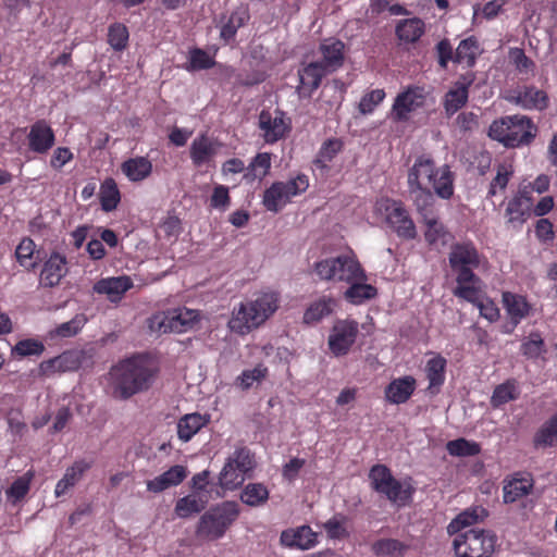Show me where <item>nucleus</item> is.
<instances>
[{"mask_svg":"<svg viewBox=\"0 0 557 557\" xmlns=\"http://www.w3.org/2000/svg\"><path fill=\"white\" fill-rule=\"evenodd\" d=\"M57 358L59 361V367H61V371H76L82 366L84 354L79 350H66L57 356Z\"/></svg>","mask_w":557,"mask_h":557,"instance_id":"e2e57ef3","label":"nucleus"},{"mask_svg":"<svg viewBox=\"0 0 557 557\" xmlns=\"http://www.w3.org/2000/svg\"><path fill=\"white\" fill-rule=\"evenodd\" d=\"M346 518L344 516L333 517L329 519L324 524L323 529L327 536L333 540L344 539L348 535L345 528Z\"/></svg>","mask_w":557,"mask_h":557,"instance_id":"338daca9","label":"nucleus"},{"mask_svg":"<svg viewBox=\"0 0 557 557\" xmlns=\"http://www.w3.org/2000/svg\"><path fill=\"white\" fill-rule=\"evenodd\" d=\"M220 144L207 133L199 134L190 144L189 157L196 168L210 164L218 154Z\"/></svg>","mask_w":557,"mask_h":557,"instance_id":"a211bd4d","label":"nucleus"},{"mask_svg":"<svg viewBox=\"0 0 557 557\" xmlns=\"http://www.w3.org/2000/svg\"><path fill=\"white\" fill-rule=\"evenodd\" d=\"M100 205L106 212L116 209L121 200V194L113 178H107L100 186Z\"/></svg>","mask_w":557,"mask_h":557,"instance_id":"37998d69","label":"nucleus"},{"mask_svg":"<svg viewBox=\"0 0 557 557\" xmlns=\"http://www.w3.org/2000/svg\"><path fill=\"white\" fill-rule=\"evenodd\" d=\"M478 53L479 42L476 38L473 36L468 37L459 42L455 51L454 62L472 67L475 64Z\"/></svg>","mask_w":557,"mask_h":557,"instance_id":"a19ab883","label":"nucleus"},{"mask_svg":"<svg viewBox=\"0 0 557 557\" xmlns=\"http://www.w3.org/2000/svg\"><path fill=\"white\" fill-rule=\"evenodd\" d=\"M408 186H432L442 199L454 195V174L448 165L435 168L433 159L420 156L408 172Z\"/></svg>","mask_w":557,"mask_h":557,"instance_id":"20e7f679","label":"nucleus"},{"mask_svg":"<svg viewBox=\"0 0 557 557\" xmlns=\"http://www.w3.org/2000/svg\"><path fill=\"white\" fill-rule=\"evenodd\" d=\"M503 302L507 314L515 326L525 319L532 310V306L528 302L524 296L510 292L503 293Z\"/></svg>","mask_w":557,"mask_h":557,"instance_id":"bb28decb","label":"nucleus"},{"mask_svg":"<svg viewBox=\"0 0 557 557\" xmlns=\"http://www.w3.org/2000/svg\"><path fill=\"white\" fill-rule=\"evenodd\" d=\"M282 545L290 548L309 549L317 544V533L309 525L288 529L281 533Z\"/></svg>","mask_w":557,"mask_h":557,"instance_id":"393cba45","label":"nucleus"},{"mask_svg":"<svg viewBox=\"0 0 557 557\" xmlns=\"http://www.w3.org/2000/svg\"><path fill=\"white\" fill-rule=\"evenodd\" d=\"M133 285L132 278L127 275L111 276L97 281L92 290L95 294L106 295L109 301L119 304Z\"/></svg>","mask_w":557,"mask_h":557,"instance_id":"6ab92c4d","label":"nucleus"},{"mask_svg":"<svg viewBox=\"0 0 557 557\" xmlns=\"http://www.w3.org/2000/svg\"><path fill=\"white\" fill-rule=\"evenodd\" d=\"M270 491L263 483H248L240 492L239 499L249 507H261L267 504Z\"/></svg>","mask_w":557,"mask_h":557,"instance_id":"c9c22d12","label":"nucleus"},{"mask_svg":"<svg viewBox=\"0 0 557 557\" xmlns=\"http://www.w3.org/2000/svg\"><path fill=\"white\" fill-rule=\"evenodd\" d=\"M409 546L396 539H380L371 545L372 553L377 557H403Z\"/></svg>","mask_w":557,"mask_h":557,"instance_id":"58836bf2","label":"nucleus"},{"mask_svg":"<svg viewBox=\"0 0 557 557\" xmlns=\"http://www.w3.org/2000/svg\"><path fill=\"white\" fill-rule=\"evenodd\" d=\"M196 310L178 308L168 312L153 314L150 319V329L159 333H184L198 322Z\"/></svg>","mask_w":557,"mask_h":557,"instance_id":"9b49d317","label":"nucleus"},{"mask_svg":"<svg viewBox=\"0 0 557 557\" xmlns=\"http://www.w3.org/2000/svg\"><path fill=\"white\" fill-rule=\"evenodd\" d=\"M67 271L66 257L59 252H52L42 265L40 284L44 287H54L60 284Z\"/></svg>","mask_w":557,"mask_h":557,"instance_id":"4be33fe9","label":"nucleus"},{"mask_svg":"<svg viewBox=\"0 0 557 557\" xmlns=\"http://www.w3.org/2000/svg\"><path fill=\"white\" fill-rule=\"evenodd\" d=\"M367 280H357L347 283L349 287L344 293V298L351 305H361L376 297L377 289L366 283Z\"/></svg>","mask_w":557,"mask_h":557,"instance_id":"f704fd0d","label":"nucleus"},{"mask_svg":"<svg viewBox=\"0 0 557 557\" xmlns=\"http://www.w3.org/2000/svg\"><path fill=\"white\" fill-rule=\"evenodd\" d=\"M468 98L469 91H467L463 87H458L454 84V87L449 89L445 95V112L448 115L455 114L467 103Z\"/></svg>","mask_w":557,"mask_h":557,"instance_id":"3c124183","label":"nucleus"},{"mask_svg":"<svg viewBox=\"0 0 557 557\" xmlns=\"http://www.w3.org/2000/svg\"><path fill=\"white\" fill-rule=\"evenodd\" d=\"M258 127L264 143L272 145L288 135L292 129V120L280 109H276L274 113L262 110L259 114Z\"/></svg>","mask_w":557,"mask_h":557,"instance_id":"ddd939ff","label":"nucleus"},{"mask_svg":"<svg viewBox=\"0 0 557 557\" xmlns=\"http://www.w3.org/2000/svg\"><path fill=\"white\" fill-rule=\"evenodd\" d=\"M335 305L336 302L332 297H321L307 308L304 313V322L307 324L320 322L333 312Z\"/></svg>","mask_w":557,"mask_h":557,"instance_id":"4c0bfd02","label":"nucleus"},{"mask_svg":"<svg viewBox=\"0 0 557 557\" xmlns=\"http://www.w3.org/2000/svg\"><path fill=\"white\" fill-rule=\"evenodd\" d=\"M111 376L115 392L121 398L126 399L136 393L148 389L154 371L145 358L134 356L114 366L111 369Z\"/></svg>","mask_w":557,"mask_h":557,"instance_id":"7ed1b4c3","label":"nucleus"},{"mask_svg":"<svg viewBox=\"0 0 557 557\" xmlns=\"http://www.w3.org/2000/svg\"><path fill=\"white\" fill-rule=\"evenodd\" d=\"M288 201L278 182H274L264 190L262 203L268 211L277 213Z\"/></svg>","mask_w":557,"mask_h":557,"instance_id":"c03bdc74","label":"nucleus"},{"mask_svg":"<svg viewBox=\"0 0 557 557\" xmlns=\"http://www.w3.org/2000/svg\"><path fill=\"white\" fill-rule=\"evenodd\" d=\"M242 473L247 474L256 467L255 457L247 447H239L227 458Z\"/></svg>","mask_w":557,"mask_h":557,"instance_id":"864d4df0","label":"nucleus"},{"mask_svg":"<svg viewBox=\"0 0 557 557\" xmlns=\"http://www.w3.org/2000/svg\"><path fill=\"white\" fill-rule=\"evenodd\" d=\"M123 174L132 182H141L152 172V163L146 157L131 158L121 165Z\"/></svg>","mask_w":557,"mask_h":557,"instance_id":"72a5a7b5","label":"nucleus"},{"mask_svg":"<svg viewBox=\"0 0 557 557\" xmlns=\"http://www.w3.org/2000/svg\"><path fill=\"white\" fill-rule=\"evenodd\" d=\"M359 333V323L352 319L335 321L330 332L327 345L335 357L346 356L354 346Z\"/></svg>","mask_w":557,"mask_h":557,"instance_id":"f8f14e48","label":"nucleus"},{"mask_svg":"<svg viewBox=\"0 0 557 557\" xmlns=\"http://www.w3.org/2000/svg\"><path fill=\"white\" fill-rule=\"evenodd\" d=\"M371 487L384 495L397 507H405L412 502L416 488L410 482H400L394 478L385 465H374L369 472Z\"/></svg>","mask_w":557,"mask_h":557,"instance_id":"6e6552de","label":"nucleus"},{"mask_svg":"<svg viewBox=\"0 0 557 557\" xmlns=\"http://www.w3.org/2000/svg\"><path fill=\"white\" fill-rule=\"evenodd\" d=\"M375 212L382 215L387 226L401 239L417 237V227L404 202L383 197L375 202Z\"/></svg>","mask_w":557,"mask_h":557,"instance_id":"9d476101","label":"nucleus"},{"mask_svg":"<svg viewBox=\"0 0 557 557\" xmlns=\"http://www.w3.org/2000/svg\"><path fill=\"white\" fill-rule=\"evenodd\" d=\"M424 22L419 17L403 20L396 26L398 39L405 42L418 41L424 34Z\"/></svg>","mask_w":557,"mask_h":557,"instance_id":"e433bc0d","label":"nucleus"},{"mask_svg":"<svg viewBox=\"0 0 557 557\" xmlns=\"http://www.w3.org/2000/svg\"><path fill=\"white\" fill-rule=\"evenodd\" d=\"M438 65L446 70L450 61L454 62L455 52L447 38L442 39L435 46Z\"/></svg>","mask_w":557,"mask_h":557,"instance_id":"774afa93","label":"nucleus"},{"mask_svg":"<svg viewBox=\"0 0 557 557\" xmlns=\"http://www.w3.org/2000/svg\"><path fill=\"white\" fill-rule=\"evenodd\" d=\"M280 307V293L267 289L253 300L240 302L234 308L228 326L232 332L245 335L261 326Z\"/></svg>","mask_w":557,"mask_h":557,"instance_id":"f03ea898","label":"nucleus"},{"mask_svg":"<svg viewBox=\"0 0 557 557\" xmlns=\"http://www.w3.org/2000/svg\"><path fill=\"white\" fill-rule=\"evenodd\" d=\"M343 149V143L338 138H330L325 140L318 154L314 159L313 163L315 166L320 169H327L329 163L333 161V159L337 156V153Z\"/></svg>","mask_w":557,"mask_h":557,"instance_id":"49530a36","label":"nucleus"},{"mask_svg":"<svg viewBox=\"0 0 557 557\" xmlns=\"http://www.w3.org/2000/svg\"><path fill=\"white\" fill-rule=\"evenodd\" d=\"M532 197L528 187L518 190L507 203L505 218L512 227H521L530 216Z\"/></svg>","mask_w":557,"mask_h":557,"instance_id":"dca6fc26","label":"nucleus"},{"mask_svg":"<svg viewBox=\"0 0 557 557\" xmlns=\"http://www.w3.org/2000/svg\"><path fill=\"white\" fill-rule=\"evenodd\" d=\"M208 504V499L197 492H193L177 499L174 512L178 518H189L201 512Z\"/></svg>","mask_w":557,"mask_h":557,"instance_id":"473e14b6","label":"nucleus"},{"mask_svg":"<svg viewBox=\"0 0 557 557\" xmlns=\"http://www.w3.org/2000/svg\"><path fill=\"white\" fill-rule=\"evenodd\" d=\"M488 511L482 506H472L460 512L447 525L450 535L461 532L465 528L482 522L487 518Z\"/></svg>","mask_w":557,"mask_h":557,"instance_id":"cd10ccee","label":"nucleus"},{"mask_svg":"<svg viewBox=\"0 0 557 557\" xmlns=\"http://www.w3.org/2000/svg\"><path fill=\"white\" fill-rule=\"evenodd\" d=\"M34 251V240L29 237H24L15 249L16 260L22 267L26 269H33L35 267V262H33Z\"/></svg>","mask_w":557,"mask_h":557,"instance_id":"13d9d810","label":"nucleus"},{"mask_svg":"<svg viewBox=\"0 0 557 557\" xmlns=\"http://www.w3.org/2000/svg\"><path fill=\"white\" fill-rule=\"evenodd\" d=\"M535 448L554 447L557 445V434L544 423L533 437Z\"/></svg>","mask_w":557,"mask_h":557,"instance_id":"69168bd1","label":"nucleus"},{"mask_svg":"<svg viewBox=\"0 0 557 557\" xmlns=\"http://www.w3.org/2000/svg\"><path fill=\"white\" fill-rule=\"evenodd\" d=\"M510 101L524 110L544 111L549 107V97L534 85H523L512 91Z\"/></svg>","mask_w":557,"mask_h":557,"instance_id":"2eb2a0df","label":"nucleus"},{"mask_svg":"<svg viewBox=\"0 0 557 557\" xmlns=\"http://www.w3.org/2000/svg\"><path fill=\"white\" fill-rule=\"evenodd\" d=\"M409 194L417 211L428 218V213L434 205V193L426 186H408Z\"/></svg>","mask_w":557,"mask_h":557,"instance_id":"79ce46f5","label":"nucleus"},{"mask_svg":"<svg viewBox=\"0 0 557 557\" xmlns=\"http://www.w3.org/2000/svg\"><path fill=\"white\" fill-rule=\"evenodd\" d=\"M314 272L322 281L347 284L351 281L368 280L364 269L352 251L315 262Z\"/></svg>","mask_w":557,"mask_h":557,"instance_id":"0eeeda50","label":"nucleus"},{"mask_svg":"<svg viewBox=\"0 0 557 557\" xmlns=\"http://www.w3.org/2000/svg\"><path fill=\"white\" fill-rule=\"evenodd\" d=\"M545 352V343L539 332H532L521 344V354L530 359H536Z\"/></svg>","mask_w":557,"mask_h":557,"instance_id":"5fc2aeb1","label":"nucleus"},{"mask_svg":"<svg viewBox=\"0 0 557 557\" xmlns=\"http://www.w3.org/2000/svg\"><path fill=\"white\" fill-rule=\"evenodd\" d=\"M448 262L455 273L454 295L468 302L478 301L482 281L474 271L486 265V258L478 250L473 242L465 240L451 245Z\"/></svg>","mask_w":557,"mask_h":557,"instance_id":"f257e3e1","label":"nucleus"},{"mask_svg":"<svg viewBox=\"0 0 557 557\" xmlns=\"http://www.w3.org/2000/svg\"><path fill=\"white\" fill-rule=\"evenodd\" d=\"M446 449L450 456L456 457H472L481 453V446L479 443L463 437L449 441L446 444Z\"/></svg>","mask_w":557,"mask_h":557,"instance_id":"09e8293b","label":"nucleus"},{"mask_svg":"<svg viewBox=\"0 0 557 557\" xmlns=\"http://www.w3.org/2000/svg\"><path fill=\"white\" fill-rule=\"evenodd\" d=\"M27 144L28 149L38 154L47 153L54 146V131L46 120H38L29 127Z\"/></svg>","mask_w":557,"mask_h":557,"instance_id":"f3484780","label":"nucleus"},{"mask_svg":"<svg viewBox=\"0 0 557 557\" xmlns=\"http://www.w3.org/2000/svg\"><path fill=\"white\" fill-rule=\"evenodd\" d=\"M44 351L45 345L34 338L22 339L12 349V354L17 357L40 356Z\"/></svg>","mask_w":557,"mask_h":557,"instance_id":"bf43d9fd","label":"nucleus"},{"mask_svg":"<svg viewBox=\"0 0 557 557\" xmlns=\"http://www.w3.org/2000/svg\"><path fill=\"white\" fill-rule=\"evenodd\" d=\"M187 476L186 467L175 465L162 474L147 482V490L152 493H161L172 486H177Z\"/></svg>","mask_w":557,"mask_h":557,"instance_id":"a878e982","label":"nucleus"},{"mask_svg":"<svg viewBox=\"0 0 557 557\" xmlns=\"http://www.w3.org/2000/svg\"><path fill=\"white\" fill-rule=\"evenodd\" d=\"M108 44L114 51H123L128 46L129 32L125 24L115 22L108 28Z\"/></svg>","mask_w":557,"mask_h":557,"instance_id":"8fccbe9b","label":"nucleus"},{"mask_svg":"<svg viewBox=\"0 0 557 557\" xmlns=\"http://www.w3.org/2000/svg\"><path fill=\"white\" fill-rule=\"evenodd\" d=\"M331 74L318 61L310 62L298 70L299 86L298 92L302 96L311 95L320 87L322 79Z\"/></svg>","mask_w":557,"mask_h":557,"instance_id":"412c9836","label":"nucleus"},{"mask_svg":"<svg viewBox=\"0 0 557 557\" xmlns=\"http://www.w3.org/2000/svg\"><path fill=\"white\" fill-rule=\"evenodd\" d=\"M271 170V153L259 152L250 161L243 175L246 184H252L256 181H262Z\"/></svg>","mask_w":557,"mask_h":557,"instance_id":"2f4dec72","label":"nucleus"},{"mask_svg":"<svg viewBox=\"0 0 557 557\" xmlns=\"http://www.w3.org/2000/svg\"><path fill=\"white\" fill-rule=\"evenodd\" d=\"M496 544L497 536L493 531L473 528L456 533L453 547L457 557H491Z\"/></svg>","mask_w":557,"mask_h":557,"instance_id":"1a4fd4ad","label":"nucleus"},{"mask_svg":"<svg viewBox=\"0 0 557 557\" xmlns=\"http://www.w3.org/2000/svg\"><path fill=\"white\" fill-rule=\"evenodd\" d=\"M245 475L232 462L226 460L219 474V485L223 490L233 491L244 483Z\"/></svg>","mask_w":557,"mask_h":557,"instance_id":"de8ad7c7","label":"nucleus"},{"mask_svg":"<svg viewBox=\"0 0 557 557\" xmlns=\"http://www.w3.org/2000/svg\"><path fill=\"white\" fill-rule=\"evenodd\" d=\"M215 65L214 59L201 48H193L188 53V63L185 69L188 72L209 70Z\"/></svg>","mask_w":557,"mask_h":557,"instance_id":"603ef678","label":"nucleus"},{"mask_svg":"<svg viewBox=\"0 0 557 557\" xmlns=\"http://www.w3.org/2000/svg\"><path fill=\"white\" fill-rule=\"evenodd\" d=\"M446 364V359L441 355H436L426 361L425 375L429 381L428 392L431 395L440 393L445 382Z\"/></svg>","mask_w":557,"mask_h":557,"instance_id":"c85d7f7f","label":"nucleus"},{"mask_svg":"<svg viewBox=\"0 0 557 557\" xmlns=\"http://www.w3.org/2000/svg\"><path fill=\"white\" fill-rule=\"evenodd\" d=\"M319 53L321 54L322 64L326 71L334 73L339 70L345 62V44L336 38H325L319 45Z\"/></svg>","mask_w":557,"mask_h":557,"instance_id":"aec40b11","label":"nucleus"},{"mask_svg":"<svg viewBox=\"0 0 557 557\" xmlns=\"http://www.w3.org/2000/svg\"><path fill=\"white\" fill-rule=\"evenodd\" d=\"M249 20V14L245 10H236L231 13L226 23L221 28V38L225 42H230L236 36L237 30L243 27Z\"/></svg>","mask_w":557,"mask_h":557,"instance_id":"a18cd8bd","label":"nucleus"},{"mask_svg":"<svg viewBox=\"0 0 557 557\" xmlns=\"http://www.w3.org/2000/svg\"><path fill=\"white\" fill-rule=\"evenodd\" d=\"M536 133V125L525 115L504 116L495 120L488 128V136L507 148L530 145Z\"/></svg>","mask_w":557,"mask_h":557,"instance_id":"39448f33","label":"nucleus"},{"mask_svg":"<svg viewBox=\"0 0 557 557\" xmlns=\"http://www.w3.org/2000/svg\"><path fill=\"white\" fill-rule=\"evenodd\" d=\"M512 174L513 171L511 170L510 165H507L506 163L498 164L496 176L492 180L490 184L487 196H495L497 194V188L500 190H505Z\"/></svg>","mask_w":557,"mask_h":557,"instance_id":"052dcab7","label":"nucleus"},{"mask_svg":"<svg viewBox=\"0 0 557 557\" xmlns=\"http://www.w3.org/2000/svg\"><path fill=\"white\" fill-rule=\"evenodd\" d=\"M416 387L417 381L411 375L394 379L385 387V399L393 405L405 404L413 395Z\"/></svg>","mask_w":557,"mask_h":557,"instance_id":"b1692460","label":"nucleus"},{"mask_svg":"<svg viewBox=\"0 0 557 557\" xmlns=\"http://www.w3.org/2000/svg\"><path fill=\"white\" fill-rule=\"evenodd\" d=\"M384 89H373L364 94L359 102V111L362 114H370L385 98Z\"/></svg>","mask_w":557,"mask_h":557,"instance_id":"0e129e2a","label":"nucleus"},{"mask_svg":"<svg viewBox=\"0 0 557 557\" xmlns=\"http://www.w3.org/2000/svg\"><path fill=\"white\" fill-rule=\"evenodd\" d=\"M424 222L426 225V231L424 233L425 240L430 245H435L437 243L446 244V237L448 232L445 226L440 223L435 218H424Z\"/></svg>","mask_w":557,"mask_h":557,"instance_id":"6e6d98bb","label":"nucleus"},{"mask_svg":"<svg viewBox=\"0 0 557 557\" xmlns=\"http://www.w3.org/2000/svg\"><path fill=\"white\" fill-rule=\"evenodd\" d=\"M240 515L239 505L225 500L205 511L196 525V536L202 541L222 539Z\"/></svg>","mask_w":557,"mask_h":557,"instance_id":"423d86ee","label":"nucleus"},{"mask_svg":"<svg viewBox=\"0 0 557 557\" xmlns=\"http://www.w3.org/2000/svg\"><path fill=\"white\" fill-rule=\"evenodd\" d=\"M268 375V368L263 364H258L251 370H244L236 379L237 385L243 389H248L255 382H260Z\"/></svg>","mask_w":557,"mask_h":557,"instance_id":"680f3d73","label":"nucleus"},{"mask_svg":"<svg viewBox=\"0 0 557 557\" xmlns=\"http://www.w3.org/2000/svg\"><path fill=\"white\" fill-rule=\"evenodd\" d=\"M210 422L209 414H201L198 412L187 413L183 416L177 422V435L183 442H188L197 434L202 428Z\"/></svg>","mask_w":557,"mask_h":557,"instance_id":"c756f323","label":"nucleus"},{"mask_svg":"<svg viewBox=\"0 0 557 557\" xmlns=\"http://www.w3.org/2000/svg\"><path fill=\"white\" fill-rule=\"evenodd\" d=\"M423 88L410 86L397 95L392 107V116L396 122H406L410 114L424 104Z\"/></svg>","mask_w":557,"mask_h":557,"instance_id":"4468645a","label":"nucleus"},{"mask_svg":"<svg viewBox=\"0 0 557 557\" xmlns=\"http://www.w3.org/2000/svg\"><path fill=\"white\" fill-rule=\"evenodd\" d=\"M520 391L515 380H507L506 382L497 385L491 397V406L493 408H500L511 400L518 399Z\"/></svg>","mask_w":557,"mask_h":557,"instance_id":"ea45409f","label":"nucleus"},{"mask_svg":"<svg viewBox=\"0 0 557 557\" xmlns=\"http://www.w3.org/2000/svg\"><path fill=\"white\" fill-rule=\"evenodd\" d=\"M534 486L531 474L516 473L508 480L504 481L503 499L505 504L515 503L522 497L529 495Z\"/></svg>","mask_w":557,"mask_h":557,"instance_id":"5701e85b","label":"nucleus"},{"mask_svg":"<svg viewBox=\"0 0 557 557\" xmlns=\"http://www.w3.org/2000/svg\"><path fill=\"white\" fill-rule=\"evenodd\" d=\"M91 468V462L77 460L69 467L61 480L58 481L54 490L57 497L64 495L70 488L75 486L83 478L84 473Z\"/></svg>","mask_w":557,"mask_h":557,"instance_id":"7c9ffc66","label":"nucleus"},{"mask_svg":"<svg viewBox=\"0 0 557 557\" xmlns=\"http://www.w3.org/2000/svg\"><path fill=\"white\" fill-rule=\"evenodd\" d=\"M285 193V198L290 200L293 197L301 195L309 187V178L305 174H298L297 176L286 181L278 182Z\"/></svg>","mask_w":557,"mask_h":557,"instance_id":"4d7b16f0","label":"nucleus"}]
</instances>
